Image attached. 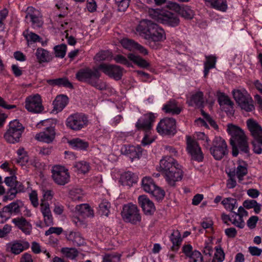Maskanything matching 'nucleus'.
<instances>
[{
  "label": "nucleus",
  "instance_id": "obj_49",
  "mask_svg": "<svg viewBox=\"0 0 262 262\" xmlns=\"http://www.w3.org/2000/svg\"><path fill=\"white\" fill-rule=\"evenodd\" d=\"M55 55L56 57L63 58L66 53L67 46L65 44L56 46L54 48Z\"/></svg>",
  "mask_w": 262,
  "mask_h": 262
},
{
  "label": "nucleus",
  "instance_id": "obj_9",
  "mask_svg": "<svg viewBox=\"0 0 262 262\" xmlns=\"http://www.w3.org/2000/svg\"><path fill=\"white\" fill-rule=\"evenodd\" d=\"M89 122L88 118L83 113H75L68 117L66 120L67 127L74 130H79L86 126Z\"/></svg>",
  "mask_w": 262,
  "mask_h": 262
},
{
  "label": "nucleus",
  "instance_id": "obj_64",
  "mask_svg": "<svg viewBox=\"0 0 262 262\" xmlns=\"http://www.w3.org/2000/svg\"><path fill=\"white\" fill-rule=\"evenodd\" d=\"M250 253L253 256H260L262 252V249L255 246H250L248 248Z\"/></svg>",
  "mask_w": 262,
  "mask_h": 262
},
{
  "label": "nucleus",
  "instance_id": "obj_44",
  "mask_svg": "<svg viewBox=\"0 0 262 262\" xmlns=\"http://www.w3.org/2000/svg\"><path fill=\"white\" fill-rule=\"evenodd\" d=\"M110 208V203L106 200H103L99 205L98 212L101 215L108 216Z\"/></svg>",
  "mask_w": 262,
  "mask_h": 262
},
{
  "label": "nucleus",
  "instance_id": "obj_56",
  "mask_svg": "<svg viewBox=\"0 0 262 262\" xmlns=\"http://www.w3.org/2000/svg\"><path fill=\"white\" fill-rule=\"evenodd\" d=\"M114 59L117 63L125 65L128 67L132 66V63L128 61L127 59L122 55H117Z\"/></svg>",
  "mask_w": 262,
  "mask_h": 262
},
{
  "label": "nucleus",
  "instance_id": "obj_60",
  "mask_svg": "<svg viewBox=\"0 0 262 262\" xmlns=\"http://www.w3.org/2000/svg\"><path fill=\"white\" fill-rule=\"evenodd\" d=\"M8 15V11L6 9H3L0 11V31L3 30L4 29V20Z\"/></svg>",
  "mask_w": 262,
  "mask_h": 262
},
{
  "label": "nucleus",
  "instance_id": "obj_25",
  "mask_svg": "<svg viewBox=\"0 0 262 262\" xmlns=\"http://www.w3.org/2000/svg\"><path fill=\"white\" fill-rule=\"evenodd\" d=\"M206 5L215 10L225 12L228 8L226 0H203Z\"/></svg>",
  "mask_w": 262,
  "mask_h": 262
},
{
  "label": "nucleus",
  "instance_id": "obj_46",
  "mask_svg": "<svg viewBox=\"0 0 262 262\" xmlns=\"http://www.w3.org/2000/svg\"><path fill=\"white\" fill-rule=\"evenodd\" d=\"M74 167L78 172L85 173L88 172L90 168L89 164L85 161H80L74 164Z\"/></svg>",
  "mask_w": 262,
  "mask_h": 262
},
{
  "label": "nucleus",
  "instance_id": "obj_22",
  "mask_svg": "<svg viewBox=\"0 0 262 262\" xmlns=\"http://www.w3.org/2000/svg\"><path fill=\"white\" fill-rule=\"evenodd\" d=\"M138 202L146 215H151L155 211L156 208L154 203L146 195L139 196Z\"/></svg>",
  "mask_w": 262,
  "mask_h": 262
},
{
  "label": "nucleus",
  "instance_id": "obj_17",
  "mask_svg": "<svg viewBox=\"0 0 262 262\" xmlns=\"http://www.w3.org/2000/svg\"><path fill=\"white\" fill-rule=\"evenodd\" d=\"M121 152L129 157L132 161L139 159L142 155V149L140 146L123 145L121 148Z\"/></svg>",
  "mask_w": 262,
  "mask_h": 262
},
{
  "label": "nucleus",
  "instance_id": "obj_43",
  "mask_svg": "<svg viewBox=\"0 0 262 262\" xmlns=\"http://www.w3.org/2000/svg\"><path fill=\"white\" fill-rule=\"evenodd\" d=\"M222 204L227 210L231 211L233 213L234 212L233 211V210L237 207L236 200L232 198H225L222 201Z\"/></svg>",
  "mask_w": 262,
  "mask_h": 262
},
{
  "label": "nucleus",
  "instance_id": "obj_11",
  "mask_svg": "<svg viewBox=\"0 0 262 262\" xmlns=\"http://www.w3.org/2000/svg\"><path fill=\"white\" fill-rule=\"evenodd\" d=\"M52 177L58 185H64L70 181V174L68 169L60 165L54 166L51 170Z\"/></svg>",
  "mask_w": 262,
  "mask_h": 262
},
{
  "label": "nucleus",
  "instance_id": "obj_20",
  "mask_svg": "<svg viewBox=\"0 0 262 262\" xmlns=\"http://www.w3.org/2000/svg\"><path fill=\"white\" fill-rule=\"evenodd\" d=\"M20 205L17 202H12L4 207L0 211V217L3 220L6 221L10 217L11 215L14 213L17 214L20 212Z\"/></svg>",
  "mask_w": 262,
  "mask_h": 262
},
{
  "label": "nucleus",
  "instance_id": "obj_51",
  "mask_svg": "<svg viewBox=\"0 0 262 262\" xmlns=\"http://www.w3.org/2000/svg\"><path fill=\"white\" fill-rule=\"evenodd\" d=\"M215 253L212 262H222L225 259V253L221 247H215Z\"/></svg>",
  "mask_w": 262,
  "mask_h": 262
},
{
  "label": "nucleus",
  "instance_id": "obj_21",
  "mask_svg": "<svg viewBox=\"0 0 262 262\" xmlns=\"http://www.w3.org/2000/svg\"><path fill=\"white\" fill-rule=\"evenodd\" d=\"M180 165L171 156H165L160 162V168L163 174L171 170L172 168H177Z\"/></svg>",
  "mask_w": 262,
  "mask_h": 262
},
{
  "label": "nucleus",
  "instance_id": "obj_19",
  "mask_svg": "<svg viewBox=\"0 0 262 262\" xmlns=\"http://www.w3.org/2000/svg\"><path fill=\"white\" fill-rule=\"evenodd\" d=\"M55 132L54 127H46L44 131L37 134L35 139L39 141L47 143H51L55 138Z\"/></svg>",
  "mask_w": 262,
  "mask_h": 262
},
{
  "label": "nucleus",
  "instance_id": "obj_29",
  "mask_svg": "<svg viewBox=\"0 0 262 262\" xmlns=\"http://www.w3.org/2000/svg\"><path fill=\"white\" fill-rule=\"evenodd\" d=\"M163 110L166 113H171L173 115H178L181 112V109L177 106V102L174 100L168 101L163 106Z\"/></svg>",
  "mask_w": 262,
  "mask_h": 262
},
{
  "label": "nucleus",
  "instance_id": "obj_7",
  "mask_svg": "<svg viewBox=\"0 0 262 262\" xmlns=\"http://www.w3.org/2000/svg\"><path fill=\"white\" fill-rule=\"evenodd\" d=\"M232 95L236 102L242 109L246 112H251L254 109L252 99L245 90H234Z\"/></svg>",
  "mask_w": 262,
  "mask_h": 262
},
{
  "label": "nucleus",
  "instance_id": "obj_16",
  "mask_svg": "<svg viewBox=\"0 0 262 262\" xmlns=\"http://www.w3.org/2000/svg\"><path fill=\"white\" fill-rule=\"evenodd\" d=\"M164 177L167 183L171 186H174L176 182L181 180L183 177V171L181 169V166L177 168H172L165 174Z\"/></svg>",
  "mask_w": 262,
  "mask_h": 262
},
{
  "label": "nucleus",
  "instance_id": "obj_13",
  "mask_svg": "<svg viewBox=\"0 0 262 262\" xmlns=\"http://www.w3.org/2000/svg\"><path fill=\"white\" fill-rule=\"evenodd\" d=\"M98 69L116 80H120L123 76V69L119 66L101 63L98 67Z\"/></svg>",
  "mask_w": 262,
  "mask_h": 262
},
{
  "label": "nucleus",
  "instance_id": "obj_54",
  "mask_svg": "<svg viewBox=\"0 0 262 262\" xmlns=\"http://www.w3.org/2000/svg\"><path fill=\"white\" fill-rule=\"evenodd\" d=\"M25 18L26 19H30L34 27H40L42 25V23L39 18L35 15L28 13L27 14Z\"/></svg>",
  "mask_w": 262,
  "mask_h": 262
},
{
  "label": "nucleus",
  "instance_id": "obj_24",
  "mask_svg": "<svg viewBox=\"0 0 262 262\" xmlns=\"http://www.w3.org/2000/svg\"><path fill=\"white\" fill-rule=\"evenodd\" d=\"M24 192H25L24 186L21 182L16 181L14 186L8 190L6 195L4 198V200H12L15 198L17 193Z\"/></svg>",
  "mask_w": 262,
  "mask_h": 262
},
{
  "label": "nucleus",
  "instance_id": "obj_31",
  "mask_svg": "<svg viewBox=\"0 0 262 262\" xmlns=\"http://www.w3.org/2000/svg\"><path fill=\"white\" fill-rule=\"evenodd\" d=\"M170 239L172 243L171 250L177 252L179 250L182 242L180 232L178 230H173L170 236Z\"/></svg>",
  "mask_w": 262,
  "mask_h": 262
},
{
  "label": "nucleus",
  "instance_id": "obj_26",
  "mask_svg": "<svg viewBox=\"0 0 262 262\" xmlns=\"http://www.w3.org/2000/svg\"><path fill=\"white\" fill-rule=\"evenodd\" d=\"M68 102L69 98L66 95L57 96L53 102V111H56L57 113L61 112L66 106Z\"/></svg>",
  "mask_w": 262,
  "mask_h": 262
},
{
  "label": "nucleus",
  "instance_id": "obj_52",
  "mask_svg": "<svg viewBox=\"0 0 262 262\" xmlns=\"http://www.w3.org/2000/svg\"><path fill=\"white\" fill-rule=\"evenodd\" d=\"M119 11H124L128 7L130 0H114Z\"/></svg>",
  "mask_w": 262,
  "mask_h": 262
},
{
  "label": "nucleus",
  "instance_id": "obj_58",
  "mask_svg": "<svg viewBox=\"0 0 262 262\" xmlns=\"http://www.w3.org/2000/svg\"><path fill=\"white\" fill-rule=\"evenodd\" d=\"M81 189L74 188L70 191L69 194L71 199L75 201L81 198Z\"/></svg>",
  "mask_w": 262,
  "mask_h": 262
},
{
  "label": "nucleus",
  "instance_id": "obj_3",
  "mask_svg": "<svg viewBox=\"0 0 262 262\" xmlns=\"http://www.w3.org/2000/svg\"><path fill=\"white\" fill-rule=\"evenodd\" d=\"M100 73L98 69L94 70L86 68L80 69L76 74V78L81 82H86L99 90L106 89L105 82L99 79Z\"/></svg>",
  "mask_w": 262,
  "mask_h": 262
},
{
  "label": "nucleus",
  "instance_id": "obj_27",
  "mask_svg": "<svg viewBox=\"0 0 262 262\" xmlns=\"http://www.w3.org/2000/svg\"><path fill=\"white\" fill-rule=\"evenodd\" d=\"M47 82L52 86H63L66 88L73 89L74 88L72 83L66 77L59 78L53 79H48Z\"/></svg>",
  "mask_w": 262,
  "mask_h": 262
},
{
  "label": "nucleus",
  "instance_id": "obj_14",
  "mask_svg": "<svg viewBox=\"0 0 262 262\" xmlns=\"http://www.w3.org/2000/svg\"><path fill=\"white\" fill-rule=\"evenodd\" d=\"M25 107L30 112L39 113L43 110L41 97L38 94L27 97L25 101Z\"/></svg>",
  "mask_w": 262,
  "mask_h": 262
},
{
  "label": "nucleus",
  "instance_id": "obj_8",
  "mask_svg": "<svg viewBox=\"0 0 262 262\" xmlns=\"http://www.w3.org/2000/svg\"><path fill=\"white\" fill-rule=\"evenodd\" d=\"M211 155L216 160H221L228 154L227 145L224 139L220 137H215L210 147Z\"/></svg>",
  "mask_w": 262,
  "mask_h": 262
},
{
  "label": "nucleus",
  "instance_id": "obj_4",
  "mask_svg": "<svg viewBox=\"0 0 262 262\" xmlns=\"http://www.w3.org/2000/svg\"><path fill=\"white\" fill-rule=\"evenodd\" d=\"M149 13L153 19L168 26L176 27L180 24V19L177 15L171 12L159 9H151Z\"/></svg>",
  "mask_w": 262,
  "mask_h": 262
},
{
  "label": "nucleus",
  "instance_id": "obj_40",
  "mask_svg": "<svg viewBox=\"0 0 262 262\" xmlns=\"http://www.w3.org/2000/svg\"><path fill=\"white\" fill-rule=\"evenodd\" d=\"M23 35L27 40L28 44H31L36 42H42V38L37 34L29 31L23 32Z\"/></svg>",
  "mask_w": 262,
  "mask_h": 262
},
{
  "label": "nucleus",
  "instance_id": "obj_61",
  "mask_svg": "<svg viewBox=\"0 0 262 262\" xmlns=\"http://www.w3.org/2000/svg\"><path fill=\"white\" fill-rule=\"evenodd\" d=\"M63 231L61 227H50L45 232V235L48 236L53 233H55L57 235H60Z\"/></svg>",
  "mask_w": 262,
  "mask_h": 262
},
{
  "label": "nucleus",
  "instance_id": "obj_35",
  "mask_svg": "<svg viewBox=\"0 0 262 262\" xmlns=\"http://www.w3.org/2000/svg\"><path fill=\"white\" fill-rule=\"evenodd\" d=\"M68 143L75 149L85 150L89 147L88 142L78 138L69 140Z\"/></svg>",
  "mask_w": 262,
  "mask_h": 262
},
{
  "label": "nucleus",
  "instance_id": "obj_42",
  "mask_svg": "<svg viewBox=\"0 0 262 262\" xmlns=\"http://www.w3.org/2000/svg\"><path fill=\"white\" fill-rule=\"evenodd\" d=\"M121 179L123 181L126 182L127 185H130L137 182L138 177L134 173L127 171L122 174Z\"/></svg>",
  "mask_w": 262,
  "mask_h": 262
},
{
  "label": "nucleus",
  "instance_id": "obj_39",
  "mask_svg": "<svg viewBox=\"0 0 262 262\" xmlns=\"http://www.w3.org/2000/svg\"><path fill=\"white\" fill-rule=\"evenodd\" d=\"M156 186L150 177H145L142 179V187L145 191L149 193Z\"/></svg>",
  "mask_w": 262,
  "mask_h": 262
},
{
  "label": "nucleus",
  "instance_id": "obj_36",
  "mask_svg": "<svg viewBox=\"0 0 262 262\" xmlns=\"http://www.w3.org/2000/svg\"><path fill=\"white\" fill-rule=\"evenodd\" d=\"M247 167L248 164L245 161H239L236 169V174L239 182H241L244 179V177L248 173Z\"/></svg>",
  "mask_w": 262,
  "mask_h": 262
},
{
  "label": "nucleus",
  "instance_id": "obj_37",
  "mask_svg": "<svg viewBox=\"0 0 262 262\" xmlns=\"http://www.w3.org/2000/svg\"><path fill=\"white\" fill-rule=\"evenodd\" d=\"M206 60L204 62V77H206L211 69L215 68L216 59V57L213 55L206 56Z\"/></svg>",
  "mask_w": 262,
  "mask_h": 262
},
{
  "label": "nucleus",
  "instance_id": "obj_62",
  "mask_svg": "<svg viewBox=\"0 0 262 262\" xmlns=\"http://www.w3.org/2000/svg\"><path fill=\"white\" fill-rule=\"evenodd\" d=\"M11 231V226L8 224H6L3 228L0 229V238H3L7 236Z\"/></svg>",
  "mask_w": 262,
  "mask_h": 262
},
{
  "label": "nucleus",
  "instance_id": "obj_10",
  "mask_svg": "<svg viewBox=\"0 0 262 262\" xmlns=\"http://www.w3.org/2000/svg\"><path fill=\"white\" fill-rule=\"evenodd\" d=\"M186 149L192 160L201 162L204 160V154L198 143L190 136L186 137Z\"/></svg>",
  "mask_w": 262,
  "mask_h": 262
},
{
  "label": "nucleus",
  "instance_id": "obj_6",
  "mask_svg": "<svg viewBox=\"0 0 262 262\" xmlns=\"http://www.w3.org/2000/svg\"><path fill=\"white\" fill-rule=\"evenodd\" d=\"M121 214L124 221L132 224H137L141 221V216L137 206L132 203L124 205Z\"/></svg>",
  "mask_w": 262,
  "mask_h": 262
},
{
  "label": "nucleus",
  "instance_id": "obj_41",
  "mask_svg": "<svg viewBox=\"0 0 262 262\" xmlns=\"http://www.w3.org/2000/svg\"><path fill=\"white\" fill-rule=\"evenodd\" d=\"M179 14L185 19L190 20L193 18L194 12L189 6H183Z\"/></svg>",
  "mask_w": 262,
  "mask_h": 262
},
{
  "label": "nucleus",
  "instance_id": "obj_34",
  "mask_svg": "<svg viewBox=\"0 0 262 262\" xmlns=\"http://www.w3.org/2000/svg\"><path fill=\"white\" fill-rule=\"evenodd\" d=\"M67 238L69 241H72L75 246H81L85 244L84 239L79 232H70Z\"/></svg>",
  "mask_w": 262,
  "mask_h": 262
},
{
  "label": "nucleus",
  "instance_id": "obj_38",
  "mask_svg": "<svg viewBox=\"0 0 262 262\" xmlns=\"http://www.w3.org/2000/svg\"><path fill=\"white\" fill-rule=\"evenodd\" d=\"M25 249V246L18 242H12L7 245V249L15 254H18Z\"/></svg>",
  "mask_w": 262,
  "mask_h": 262
},
{
  "label": "nucleus",
  "instance_id": "obj_33",
  "mask_svg": "<svg viewBox=\"0 0 262 262\" xmlns=\"http://www.w3.org/2000/svg\"><path fill=\"white\" fill-rule=\"evenodd\" d=\"M35 55L40 63L50 61L52 57L50 53L41 48H38L36 51Z\"/></svg>",
  "mask_w": 262,
  "mask_h": 262
},
{
  "label": "nucleus",
  "instance_id": "obj_47",
  "mask_svg": "<svg viewBox=\"0 0 262 262\" xmlns=\"http://www.w3.org/2000/svg\"><path fill=\"white\" fill-rule=\"evenodd\" d=\"M149 193H151L158 201H162L165 196L164 190L157 185Z\"/></svg>",
  "mask_w": 262,
  "mask_h": 262
},
{
  "label": "nucleus",
  "instance_id": "obj_30",
  "mask_svg": "<svg viewBox=\"0 0 262 262\" xmlns=\"http://www.w3.org/2000/svg\"><path fill=\"white\" fill-rule=\"evenodd\" d=\"M128 59L138 67L142 68H146L149 67V63L143 58L134 53H129L127 55Z\"/></svg>",
  "mask_w": 262,
  "mask_h": 262
},
{
  "label": "nucleus",
  "instance_id": "obj_15",
  "mask_svg": "<svg viewBox=\"0 0 262 262\" xmlns=\"http://www.w3.org/2000/svg\"><path fill=\"white\" fill-rule=\"evenodd\" d=\"M155 117L154 114L152 113L144 115L136 122V127L138 130H143L145 132L150 130L155 121Z\"/></svg>",
  "mask_w": 262,
  "mask_h": 262
},
{
  "label": "nucleus",
  "instance_id": "obj_12",
  "mask_svg": "<svg viewBox=\"0 0 262 262\" xmlns=\"http://www.w3.org/2000/svg\"><path fill=\"white\" fill-rule=\"evenodd\" d=\"M157 132L162 135L173 136L176 133V122L172 118L162 119L157 126Z\"/></svg>",
  "mask_w": 262,
  "mask_h": 262
},
{
  "label": "nucleus",
  "instance_id": "obj_5",
  "mask_svg": "<svg viewBox=\"0 0 262 262\" xmlns=\"http://www.w3.org/2000/svg\"><path fill=\"white\" fill-rule=\"evenodd\" d=\"M24 127L17 120H14L10 122L9 128L4 134V138L9 143L14 144L20 141Z\"/></svg>",
  "mask_w": 262,
  "mask_h": 262
},
{
  "label": "nucleus",
  "instance_id": "obj_53",
  "mask_svg": "<svg viewBox=\"0 0 262 262\" xmlns=\"http://www.w3.org/2000/svg\"><path fill=\"white\" fill-rule=\"evenodd\" d=\"M120 255L116 253L105 254L103 258V262H118Z\"/></svg>",
  "mask_w": 262,
  "mask_h": 262
},
{
  "label": "nucleus",
  "instance_id": "obj_32",
  "mask_svg": "<svg viewBox=\"0 0 262 262\" xmlns=\"http://www.w3.org/2000/svg\"><path fill=\"white\" fill-rule=\"evenodd\" d=\"M75 209L84 217H93L94 215L93 210L87 204L77 205Z\"/></svg>",
  "mask_w": 262,
  "mask_h": 262
},
{
  "label": "nucleus",
  "instance_id": "obj_55",
  "mask_svg": "<svg viewBox=\"0 0 262 262\" xmlns=\"http://www.w3.org/2000/svg\"><path fill=\"white\" fill-rule=\"evenodd\" d=\"M189 258V262H203V257L199 251L194 250L188 256Z\"/></svg>",
  "mask_w": 262,
  "mask_h": 262
},
{
  "label": "nucleus",
  "instance_id": "obj_23",
  "mask_svg": "<svg viewBox=\"0 0 262 262\" xmlns=\"http://www.w3.org/2000/svg\"><path fill=\"white\" fill-rule=\"evenodd\" d=\"M12 222L26 235L32 232V226L31 223L23 217H16L12 220Z\"/></svg>",
  "mask_w": 262,
  "mask_h": 262
},
{
  "label": "nucleus",
  "instance_id": "obj_1",
  "mask_svg": "<svg viewBox=\"0 0 262 262\" xmlns=\"http://www.w3.org/2000/svg\"><path fill=\"white\" fill-rule=\"evenodd\" d=\"M136 34L146 40V44L151 48L157 49L159 42L166 39L164 29L151 20L143 19L136 27Z\"/></svg>",
  "mask_w": 262,
  "mask_h": 262
},
{
  "label": "nucleus",
  "instance_id": "obj_2",
  "mask_svg": "<svg viewBox=\"0 0 262 262\" xmlns=\"http://www.w3.org/2000/svg\"><path fill=\"white\" fill-rule=\"evenodd\" d=\"M227 132L231 136L230 143L232 147L233 156L236 157L239 150L241 152L249 155L250 149L244 131L237 126L229 124Z\"/></svg>",
  "mask_w": 262,
  "mask_h": 262
},
{
  "label": "nucleus",
  "instance_id": "obj_57",
  "mask_svg": "<svg viewBox=\"0 0 262 262\" xmlns=\"http://www.w3.org/2000/svg\"><path fill=\"white\" fill-rule=\"evenodd\" d=\"M29 200L31 201V204L33 205V206L35 208L37 207L39 205V203L36 191L32 190L31 193H29Z\"/></svg>",
  "mask_w": 262,
  "mask_h": 262
},
{
  "label": "nucleus",
  "instance_id": "obj_28",
  "mask_svg": "<svg viewBox=\"0 0 262 262\" xmlns=\"http://www.w3.org/2000/svg\"><path fill=\"white\" fill-rule=\"evenodd\" d=\"M203 96V93L200 91L193 94L188 101L189 105L203 107L204 102Z\"/></svg>",
  "mask_w": 262,
  "mask_h": 262
},
{
  "label": "nucleus",
  "instance_id": "obj_50",
  "mask_svg": "<svg viewBox=\"0 0 262 262\" xmlns=\"http://www.w3.org/2000/svg\"><path fill=\"white\" fill-rule=\"evenodd\" d=\"M61 252L64 254L67 257L73 259L78 256V251L75 248H63Z\"/></svg>",
  "mask_w": 262,
  "mask_h": 262
},
{
  "label": "nucleus",
  "instance_id": "obj_48",
  "mask_svg": "<svg viewBox=\"0 0 262 262\" xmlns=\"http://www.w3.org/2000/svg\"><path fill=\"white\" fill-rule=\"evenodd\" d=\"M120 43L124 48L131 51L135 50L137 42L132 39L123 38L121 40Z\"/></svg>",
  "mask_w": 262,
  "mask_h": 262
},
{
  "label": "nucleus",
  "instance_id": "obj_63",
  "mask_svg": "<svg viewBox=\"0 0 262 262\" xmlns=\"http://www.w3.org/2000/svg\"><path fill=\"white\" fill-rule=\"evenodd\" d=\"M231 222L232 224L241 229L243 228L245 226L244 221L243 218L241 216L238 217L237 219L235 217L233 220H232Z\"/></svg>",
  "mask_w": 262,
  "mask_h": 262
},
{
  "label": "nucleus",
  "instance_id": "obj_18",
  "mask_svg": "<svg viewBox=\"0 0 262 262\" xmlns=\"http://www.w3.org/2000/svg\"><path fill=\"white\" fill-rule=\"evenodd\" d=\"M247 124L252 136L257 143L260 144L262 145L261 127L256 122L251 119L247 120Z\"/></svg>",
  "mask_w": 262,
  "mask_h": 262
},
{
  "label": "nucleus",
  "instance_id": "obj_59",
  "mask_svg": "<svg viewBox=\"0 0 262 262\" xmlns=\"http://www.w3.org/2000/svg\"><path fill=\"white\" fill-rule=\"evenodd\" d=\"M40 210L43 216L52 213L48 202L42 203L40 204Z\"/></svg>",
  "mask_w": 262,
  "mask_h": 262
},
{
  "label": "nucleus",
  "instance_id": "obj_45",
  "mask_svg": "<svg viewBox=\"0 0 262 262\" xmlns=\"http://www.w3.org/2000/svg\"><path fill=\"white\" fill-rule=\"evenodd\" d=\"M217 101L219 104L221 105H226L232 106L233 103L227 96H226L223 93L218 92L217 93Z\"/></svg>",
  "mask_w": 262,
  "mask_h": 262
}]
</instances>
